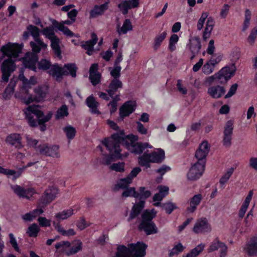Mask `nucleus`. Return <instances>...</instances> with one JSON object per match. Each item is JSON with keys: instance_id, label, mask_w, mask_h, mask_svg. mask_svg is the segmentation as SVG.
Masks as SVG:
<instances>
[{"instance_id": "nucleus-62", "label": "nucleus", "mask_w": 257, "mask_h": 257, "mask_svg": "<svg viewBox=\"0 0 257 257\" xmlns=\"http://www.w3.org/2000/svg\"><path fill=\"white\" fill-rule=\"evenodd\" d=\"M214 69V67L208 61L202 67V72L206 75L211 73Z\"/></svg>"}, {"instance_id": "nucleus-53", "label": "nucleus", "mask_w": 257, "mask_h": 257, "mask_svg": "<svg viewBox=\"0 0 257 257\" xmlns=\"http://www.w3.org/2000/svg\"><path fill=\"white\" fill-rule=\"evenodd\" d=\"M219 72L229 80L234 75L235 73V71L231 70L228 66L224 67Z\"/></svg>"}, {"instance_id": "nucleus-42", "label": "nucleus", "mask_w": 257, "mask_h": 257, "mask_svg": "<svg viewBox=\"0 0 257 257\" xmlns=\"http://www.w3.org/2000/svg\"><path fill=\"white\" fill-rule=\"evenodd\" d=\"M69 115L68 106L65 105H62L56 111L55 118L56 119H60Z\"/></svg>"}, {"instance_id": "nucleus-61", "label": "nucleus", "mask_w": 257, "mask_h": 257, "mask_svg": "<svg viewBox=\"0 0 257 257\" xmlns=\"http://www.w3.org/2000/svg\"><path fill=\"white\" fill-rule=\"evenodd\" d=\"M208 16V13L207 12H204L202 14L201 17L198 20L197 25V28L198 30H201L204 26V24L206 19Z\"/></svg>"}, {"instance_id": "nucleus-32", "label": "nucleus", "mask_w": 257, "mask_h": 257, "mask_svg": "<svg viewBox=\"0 0 257 257\" xmlns=\"http://www.w3.org/2000/svg\"><path fill=\"white\" fill-rule=\"evenodd\" d=\"M157 214V212L154 208L151 210L146 209L141 215V221H153V219L156 217Z\"/></svg>"}, {"instance_id": "nucleus-35", "label": "nucleus", "mask_w": 257, "mask_h": 257, "mask_svg": "<svg viewBox=\"0 0 257 257\" xmlns=\"http://www.w3.org/2000/svg\"><path fill=\"white\" fill-rule=\"evenodd\" d=\"M129 254H132L130 243L128 245V247L124 245H119L117 246L116 257H126Z\"/></svg>"}, {"instance_id": "nucleus-16", "label": "nucleus", "mask_w": 257, "mask_h": 257, "mask_svg": "<svg viewBox=\"0 0 257 257\" xmlns=\"http://www.w3.org/2000/svg\"><path fill=\"white\" fill-rule=\"evenodd\" d=\"M59 147L58 145L48 146V145L39 146V149L41 154L55 158H59Z\"/></svg>"}, {"instance_id": "nucleus-38", "label": "nucleus", "mask_w": 257, "mask_h": 257, "mask_svg": "<svg viewBox=\"0 0 257 257\" xmlns=\"http://www.w3.org/2000/svg\"><path fill=\"white\" fill-rule=\"evenodd\" d=\"M74 210L72 208L64 210L61 212L57 213L55 217L59 221L68 218L73 214Z\"/></svg>"}, {"instance_id": "nucleus-47", "label": "nucleus", "mask_w": 257, "mask_h": 257, "mask_svg": "<svg viewBox=\"0 0 257 257\" xmlns=\"http://www.w3.org/2000/svg\"><path fill=\"white\" fill-rule=\"evenodd\" d=\"M40 231V228L36 223H33L28 228L27 233L30 237H36Z\"/></svg>"}, {"instance_id": "nucleus-33", "label": "nucleus", "mask_w": 257, "mask_h": 257, "mask_svg": "<svg viewBox=\"0 0 257 257\" xmlns=\"http://www.w3.org/2000/svg\"><path fill=\"white\" fill-rule=\"evenodd\" d=\"M44 212L42 208H36L32 211L26 213L22 216V219L25 221H32L38 215Z\"/></svg>"}, {"instance_id": "nucleus-26", "label": "nucleus", "mask_w": 257, "mask_h": 257, "mask_svg": "<svg viewBox=\"0 0 257 257\" xmlns=\"http://www.w3.org/2000/svg\"><path fill=\"white\" fill-rule=\"evenodd\" d=\"M202 199V196L201 194H198L194 195L189 201V206L187 207L186 208V211L188 213H193L194 212L196 209L197 206L200 203Z\"/></svg>"}, {"instance_id": "nucleus-64", "label": "nucleus", "mask_w": 257, "mask_h": 257, "mask_svg": "<svg viewBox=\"0 0 257 257\" xmlns=\"http://www.w3.org/2000/svg\"><path fill=\"white\" fill-rule=\"evenodd\" d=\"M140 192L139 193L140 194V196L139 198H140L141 199H146L148 198L151 195V192L150 190H146L145 187H141L139 189Z\"/></svg>"}, {"instance_id": "nucleus-2", "label": "nucleus", "mask_w": 257, "mask_h": 257, "mask_svg": "<svg viewBox=\"0 0 257 257\" xmlns=\"http://www.w3.org/2000/svg\"><path fill=\"white\" fill-rule=\"evenodd\" d=\"M27 109L29 112L26 113V118L28 120L29 125L33 127L39 125L40 130L41 132L45 131L47 128L46 122L51 119L52 113L50 112L45 115L43 111L40 109L39 105L29 106Z\"/></svg>"}, {"instance_id": "nucleus-1", "label": "nucleus", "mask_w": 257, "mask_h": 257, "mask_svg": "<svg viewBox=\"0 0 257 257\" xmlns=\"http://www.w3.org/2000/svg\"><path fill=\"white\" fill-rule=\"evenodd\" d=\"M23 45L18 43L8 44L3 46L1 51L4 56L8 58L1 65L2 79L4 82H8L9 77L16 69V62L22 53Z\"/></svg>"}, {"instance_id": "nucleus-40", "label": "nucleus", "mask_w": 257, "mask_h": 257, "mask_svg": "<svg viewBox=\"0 0 257 257\" xmlns=\"http://www.w3.org/2000/svg\"><path fill=\"white\" fill-rule=\"evenodd\" d=\"M132 182L131 179L127 177L120 179L119 182L115 184L114 190H117L118 189H125L128 187Z\"/></svg>"}, {"instance_id": "nucleus-56", "label": "nucleus", "mask_w": 257, "mask_h": 257, "mask_svg": "<svg viewBox=\"0 0 257 257\" xmlns=\"http://www.w3.org/2000/svg\"><path fill=\"white\" fill-rule=\"evenodd\" d=\"M57 230L62 235L66 236H73L76 234V232L73 229L70 228L66 230L59 225L57 227Z\"/></svg>"}, {"instance_id": "nucleus-15", "label": "nucleus", "mask_w": 257, "mask_h": 257, "mask_svg": "<svg viewBox=\"0 0 257 257\" xmlns=\"http://www.w3.org/2000/svg\"><path fill=\"white\" fill-rule=\"evenodd\" d=\"M132 254L136 257H144L146 254L148 245L143 241H138L136 243H130Z\"/></svg>"}, {"instance_id": "nucleus-58", "label": "nucleus", "mask_w": 257, "mask_h": 257, "mask_svg": "<svg viewBox=\"0 0 257 257\" xmlns=\"http://www.w3.org/2000/svg\"><path fill=\"white\" fill-rule=\"evenodd\" d=\"M110 169L117 172H123L124 171V163L120 162L113 163L110 166Z\"/></svg>"}, {"instance_id": "nucleus-6", "label": "nucleus", "mask_w": 257, "mask_h": 257, "mask_svg": "<svg viewBox=\"0 0 257 257\" xmlns=\"http://www.w3.org/2000/svg\"><path fill=\"white\" fill-rule=\"evenodd\" d=\"M135 137H137V139L134 141L130 140L124 147L131 153L136 155H141L147 148H152V146L147 143L137 142L139 137L137 135H135Z\"/></svg>"}, {"instance_id": "nucleus-20", "label": "nucleus", "mask_w": 257, "mask_h": 257, "mask_svg": "<svg viewBox=\"0 0 257 257\" xmlns=\"http://www.w3.org/2000/svg\"><path fill=\"white\" fill-rule=\"evenodd\" d=\"M108 2H106L100 5H95L89 12L90 18H95L99 16H102L108 9Z\"/></svg>"}, {"instance_id": "nucleus-22", "label": "nucleus", "mask_w": 257, "mask_h": 257, "mask_svg": "<svg viewBox=\"0 0 257 257\" xmlns=\"http://www.w3.org/2000/svg\"><path fill=\"white\" fill-rule=\"evenodd\" d=\"M225 89L223 86L217 85L208 88V94L213 98L217 99L221 97L224 94Z\"/></svg>"}, {"instance_id": "nucleus-19", "label": "nucleus", "mask_w": 257, "mask_h": 257, "mask_svg": "<svg viewBox=\"0 0 257 257\" xmlns=\"http://www.w3.org/2000/svg\"><path fill=\"white\" fill-rule=\"evenodd\" d=\"M219 248H220V253H221L227 252L228 247L224 242L219 240L218 237H216L212 241L207 248V252L210 253L218 250Z\"/></svg>"}, {"instance_id": "nucleus-45", "label": "nucleus", "mask_w": 257, "mask_h": 257, "mask_svg": "<svg viewBox=\"0 0 257 257\" xmlns=\"http://www.w3.org/2000/svg\"><path fill=\"white\" fill-rule=\"evenodd\" d=\"M251 18V12L249 9H246L244 12V20L242 25V31H246L250 25Z\"/></svg>"}, {"instance_id": "nucleus-29", "label": "nucleus", "mask_w": 257, "mask_h": 257, "mask_svg": "<svg viewBox=\"0 0 257 257\" xmlns=\"http://www.w3.org/2000/svg\"><path fill=\"white\" fill-rule=\"evenodd\" d=\"M152 163H161L165 159V152L162 149L158 150L157 152L149 153Z\"/></svg>"}, {"instance_id": "nucleus-59", "label": "nucleus", "mask_w": 257, "mask_h": 257, "mask_svg": "<svg viewBox=\"0 0 257 257\" xmlns=\"http://www.w3.org/2000/svg\"><path fill=\"white\" fill-rule=\"evenodd\" d=\"M257 37V26L254 27L251 31L250 33L247 37V41L252 45Z\"/></svg>"}, {"instance_id": "nucleus-34", "label": "nucleus", "mask_w": 257, "mask_h": 257, "mask_svg": "<svg viewBox=\"0 0 257 257\" xmlns=\"http://www.w3.org/2000/svg\"><path fill=\"white\" fill-rule=\"evenodd\" d=\"M138 163L141 166L145 167L146 169L150 168L152 161L149 153L145 152L142 156H140L138 158Z\"/></svg>"}, {"instance_id": "nucleus-27", "label": "nucleus", "mask_w": 257, "mask_h": 257, "mask_svg": "<svg viewBox=\"0 0 257 257\" xmlns=\"http://www.w3.org/2000/svg\"><path fill=\"white\" fill-rule=\"evenodd\" d=\"M85 103L87 106L90 109L91 113L97 114L98 115L101 114L100 111L97 108L99 103L92 95H90L86 98Z\"/></svg>"}, {"instance_id": "nucleus-51", "label": "nucleus", "mask_w": 257, "mask_h": 257, "mask_svg": "<svg viewBox=\"0 0 257 257\" xmlns=\"http://www.w3.org/2000/svg\"><path fill=\"white\" fill-rule=\"evenodd\" d=\"M122 196L127 197L128 196L134 197L135 198H139L140 194L137 192L134 187L125 188V190L122 192Z\"/></svg>"}, {"instance_id": "nucleus-9", "label": "nucleus", "mask_w": 257, "mask_h": 257, "mask_svg": "<svg viewBox=\"0 0 257 257\" xmlns=\"http://www.w3.org/2000/svg\"><path fill=\"white\" fill-rule=\"evenodd\" d=\"M211 230V225L206 217H201L197 219L192 228V231L196 234L208 233Z\"/></svg>"}, {"instance_id": "nucleus-12", "label": "nucleus", "mask_w": 257, "mask_h": 257, "mask_svg": "<svg viewBox=\"0 0 257 257\" xmlns=\"http://www.w3.org/2000/svg\"><path fill=\"white\" fill-rule=\"evenodd\" d=\"M137 106L136 101L128 100L125 102L119 108V115L123 119L124 117L128 116L135 111Z\"/></svg>"}, {"instance_id": "nucleus-60", "label": "nucleus", "mask_w": 257, "mask_h": 257, "mask_svg": "<svg viewBox=\"0 0 257 257\" xmlns=\"http://www.w3.org/2000/svg\"><path fill=\"white\" fill-rule=\"evenodd\" d=\"M101 74L99 73L89 74V79L93 86L100 82Z\"/></svg>"}, {"instance_id": "nucleus-44", "label": "nucleus", "mask_w": 257, "mask_h": 257, "mask_svg": "<svg viewBox=\"0 0 257 257\" xmlns=\"http://www.w3.org/2000/svg\"><path fill=\"white\" fill-rule=\"evenodd\" d=\"M63 130L69 140H72L75 138L76 134V130L74 127L71 125H68L64 127Z\"/></svg>"}, {"instance_id": "nucleus-39", "label": "nucleus", "mask_w": 257, "mask_h": 257, "mask_svg": "<svg viewBox=\"0 0 257 257\" xmlns=\"http://www.w3.org/2000/svg\"><path fill=\"white\" fill-rule=\"evenodd\" d=\"M235 168L231 167L227 169L226 172L221 176L219 180V183L220 184L221 188H223L224 187V185L228 182Z\"/></svg>"}, {"instance_id": "nucleus-10", "label": "nucleus", "mask_w": 257, "mask_h": 257, "mask_svg": "<svg viewBox=\"0 0 257 257\" xmlns=\"http://www.w3.org/2000/svg\"><path fill=\"white\" fill-rule=\"evenodd\" d=\"M205 168V165L202 164H194L191 167L187 173V179L191 181H195L198 179L202 175Z\"/></svg>"}, {"instance_id": "nucleus-41", "label": "nucleus", "mask_w": 257, "mask_h": 257, "mask_svg": "<svg viewBox=\"0 0 257 257\" xmlns=\"http://www.w3.org/2000/svg\"><path fill=\"white\" fill-rule=\"evenodd\" d=\"M205 244L200 243L195 248L192 249L186 255L185 257H197L204 250Z\"/></svg>"}, {"instance_id": "nucleus-8", "label": "nucleus", "mask_w": 257, "mask_h": 257, "mask_svg": "<svg viewBox=\"0 0 257 257\" xmlns=\"http://www.w3.org/2000/svg\"><path fill=\"white\" fill-rule=\"evenodd\" d=\"M209 144L207 141H204L199 145L195 152V156L197 160L196 163L202 164L205 166L206 157L209 152Z\"/></svg>"}, {"instance_id": "nucleus-54", "label": "nucleus", "mask_w": 257, "mask_h": 257, "mask_svg": "<svg viewBox=\"0 0 257 257\" xmlns=\"http://www.w3.org/2000/svg\"><path fill=\"white\" fill-rule=\"evenodd\" d=\"M42 33L49 40H51V39H53V37L56 36L55 34L54 29L52 27H48L44 28L42 31Z\"/></svg>"}, {"instance_id": "nucleus-46", "label": "nucleus", "mask_w": 257, "mask_h": 257, "mask_svg": "<svg viewBox=\"0 0 257 257\" xmlns=\"http://www.w3.org/2000/svg\"><path fill=\"white\" fill-rule=\"evenodd\" d=\"M185 248L182 244L180 242L174 245L173 248L169 251V256L173 257L175 255H178L182 252Z\"/></svg>"}, {"instance_id": "nucleus-50", "label": "nucleus", "mask_w": 257, "mask_h": 257, "mask_svg": "<svg viewBox=\"0 0 257 257\" xmlns=\"http://www.w3.org/2000/svg\"><path fill=\"white\" fill-rule=\"evenodd\" d=\"M167 36L166 32L164 31L160 35H157L155 38L154 48L155 50H157L161 46L162 43L165 40Z\"/></svg>"}, {"instance_id": "nucleus-49", "label": "nucleus", "mask_w": 257, "mask_h": 257, "mask_svg": "<svg viewBox=\"0 0 257 257\" xmlns=\"http://www.w3.org/2000/svg\"><path fill=\"white\" fill-rule=\"evenodd\" d=\"M178 207L175 203L171 201H168L163 203V209H164L167 214H170L175 209H177Z\"/></svg>"}, {"instance_id": "nucleus-37", "label": "nucleus", "mask_w": 257, "mask_h": 257, "mask_svg": "<svg viewBox=\"0 0 257 257\" xmlns=\"http://www.w3.org/2000/svg\"><path fill=\"white\" fill-rule=\"evenodd\" d=\"M82 248V242L80 240H75L73 242V245L70 247L69 250L66 252V254L68 256L74 254Z\"/></svg>"}, {"instance_id": "nucleus-43", "label": "nucleus", "mask_w": 257, "mask_h": 257, "mask_svg": "<svg viewBox=\"0 0 257 257\" xmlns=\"http://www.w3.org/2000/svg\"><path fill=\"white\" fill-rule=\"evenodd\" d=\"M53 24L59 31L62 32L66 36L70 37H72L74 36V33L63 24L59 23L55 21Z\"/></svg>"}, {"instance_id": "nucleus-23", "label": "nucleus", "mask_w": 257, "mask_h": 257, "mask_svg": "<svg viewBox=\"0 0 257 257\" xmlns=\"http://www.w3.org/2000/svg\"><path fill=\"white\" fill-rule=\"evenodd\" d=\"M6 142L18 149L23 147L21 143L22 137L19 134L14 133L8 135L6 139Z\"/></svg>"}, {"instance_id": "nucleus-31", "label": "nucleus", "mask_w": 257, "mask_h": 257, "mask_svg": "<svg viewBox=\"0 0 257 257\" xmlns=\"http://www.w3.org/2000/svg\"><path fill=\"white\" fill-rule=\"evenodd\" d=\"M247 252L250 256H257V237L250 239L247 244Z\"/></svg>"}, {"instance_id": "nucleus-36", "label": "nucleus", "mask_w": 257, "mask_h": 257, "mask_svg": "<svg viewBox=\"0 0 257 257\" xmlns=\"http://www.w3.org/2000/svg\"><path fill=\"white\" fill-rule=\"evenodd\" d=\"M119 26H118L117 29V32L119 35H120L121 33L125 34L128 31L133 30V26L129 19H126L124 21L121 28H119Z\"/></svg>"}, {"instance_id": "nucleus-55", "label": "nucleus", "mask_w": 257, "mask_h": 257, "mask_svg": "<svg viewBox=\"0 0 257 257\" xmlns=\"http://www.w3.org/2000/svg\"><path fill=\"white\" fill-rule=\"evenodd\" d=\"M27 30L29 31L30 35L33 37H39L40 36V29L36 26L33 25H29L27 27Z\"/></svg>"}, {"instance_id": "nucleus-21", "label": "nucleus", "mask_w": 257, "mask_h": 257, "mask_svg": "<svg viewBox=\"0 0 257 257\" xmlns=\"http://www.w3.org/2000/svg\"><path fill=\"white\" fill-rule=\"evenodd\" d=\"M145 201L140 200L137 203L134 205L132 208L127 221L130 222L137 217L141 212L145 206Z\"/></svg>"}, {"instance_id": "nucleus-17", "label": "nucleus", "mask_w": 257, "mask_h": 257, "mask_svg": "<svg viewBox=\"0 0 257 257\" xmlns=\"http://www.w3.org/2000/svg\"><path fill=\"white\" fill-rule=\"evenodd\" d=\"M138 229L140 231H144L147 235L156 234L158 231L154 221H141Z\"/></svg>"}, {"instance_id": "nucleus-30", "label": "nucleus", "mask_w": 257, "mask_h": 257, "mask_svg": "<svg viewBox=\"0 0 257 257\" xmlns=\"http://www.w3.org/2000/svg\"><path fill=\"white\" fill-rule=\"evenodd\" d=\"M51 41V47L55 55L59 59L61 58V50L60 46V39L57 36L54 37Z\"/></svg>"}, {"instance_id": "nucleus-24", "label": "nucleus", "mask_w": 257, "mask_h": 257, "mask_svg": "<svg viewBox=\"0 0 257 257\" xmlns=\"http://www.w3.org/2000/svg\"><path fill=\"white\" fill-rule=\"evenodd\" d=\"M123 84L119 79H113L108 85L106 91L111 97H113L118 88H122Z\"/></svg>"}, {"instance_id": "nucleus-28", "label": "nucleus", "mask_w": 257, "mask_h": 257, "mask_svg": "<svg viewBox=\"0 0 257 257\" xmlns=\"http://www.w3.org/2000/svg\"><path fill=\"white\" fill-rule=\"evenodd\" d=\"M187 46L191 53L198 54L201 48L200 39L198 37H194L192 39H190Z\"/></svg>"}, {"instance_id": "nucleus-63", "label": "nucleus", "mask_w": 257, "mask_h": 257, "mask_svg": "<svg viewBox=\"0 0 257 257\" xmlns=\"http://www.w3.org/2000/svg\"><path fill=\"white\" fill-rule=\"evenodd\" d=\"M121 67L120 66H114L113 69L110 71V74L113 79H119L120 76V71Z\"/></svg>"}, {"instance_id": "nucleus-13", "label": "nucleus", "mask_w": 257, "mask_h": 257, "mask_svg": "<svg viewBox=\"0 0 257 257\" xmlns=\"http://www.w3.org/2000/svg\"><path fill=\"white\" fill-rule=\"evenodd\" d=\"M139 4L140 0H124L121 1L117 7L122 15H126L129 10L139 7Z\"/></svg>"}, {"instance_id": "nucleus-4", "label": "nucleus", "mask_w": 257, "mask_h": 257, "mask_svg": "<svg viewBox=\"0 0 257 257\" xmlns=\"http://www.w3.org/2000/svg\"><path fill=\"white\" fill-rule=\"evenodd\" d=\"M77 69L78 68L75 63L65 64L63 67L58 63H54L51 71L52 77L55 78L56 81H60L64 76L70 75L72 77H76Z\"/></svg>"}, {"instance_id": "nucleus-14", "label": "nucleus", "mask_w": 257, "mask_h": 257, "mask_svg": "<svg viewBox=\"0 0 257 257\" xmlns=\"http://www.w3.org/2000/svg\"><path fill=\"white\" fill-rule=\"evenodd\" d=\"M39 60V57L36 54H30L23 59V64L25 68L36 72L37 68L36 64Z\"/></svg>"}, {"instance_id": "nucleus-52", "label": "nucleus", "mask_w": 257, "mask_h": 257, "mask_svg": "<svg viewBox=\"0 0 257 257\" xmlns=\"http://www.w3.org/2000/svg\"><path fill=\"white\" fill-rule=\"evenodd\" d=\"M233 120L230 119L225 124L223 131V135L232 136L233 131Z\"/></svg>"}, {"instance_id": "nucleus-3", "label": "nucleus", "mask_w": 257, "mask_h": 257, "mask_svg": "<svg viewBox=\"0 0 257 257\" xmlns=\"http://www.w3.org/2000/svg\"><path fill=\"white\" fill-rule=\"evenodd\" d=\"M137 137L133 134L125 135L124 130H119L117 132L111 135L110 137L105 138L102 141L105 143H109L113 146V147L120 149V145L124 147L130 140L134 141Z\"/></svg>"}, {"instance_id": "nucleus-25", "label": "nucleus", "mask_w": 257, "mask_h": 257, "mask_svg": "<svg viewBox=\"0 0 257 257\" xmlns=\"http://www.w3.org/2000/svg\"><path fill=\"white\" fill-rule=\"evenodd\" d=\"M54 65V64H53L50 60L42 58L40 61L38 60L37 68L39 70L47 71L50 76H52L51 71Z\"/></svg>"}, {"instance_id": "nucleus-57", "label": "nucleus", "mask_w": 257, "mask_h": 257, "mask_svg": "<svg viewBox=\"0 0 257 257\" xmlns=\"http://www.w3.org/2000/svg\"><path fill=\"white\" fill-rule=\"evenodd\" d=\"M35 92L38 101L43 100L46 97V93L42 87L39 86L36 88Z\"/></svg>"}, {"instance_id": "nucleus-48", "label": "nucleus", "mask_w": 257, "mask_h": 257, "mask_svg": "<svg viewBox=\"0 0 257 257\" xmlns=\"http://www.w3.org/2000/svg\"><path fill=\"white\" fill-rule=\"evenodd\" d=\"M15 87V83H13L11 81L10 83L6 88L3 96L5 99H9L14 93Z\"/></svg>"}, {"instance_id": "nucleus-7", "label": "nucleus", "mask_w": 257, "mask_h": 257, "mask_svg": "<svg viewBox=\"0 0 257 257\" xmlns=\"http://www.w3.org/2000/svg\"><path fill=\"white\" fill-rule=\"evenodd\" d=\"M58 193V189L54 186L49 187L46 189L39 200V204L41 207H46L51 203L56 197Z\"/></svg>"}, {"instance_id": "nucleus-18", "label": "nucleus", "mask_w": 257, "mask_h": 257, "mask_svg": "<svg viewBox=\"0 0 257 257\" xmlns=\"http://www.w3.org/2000/svg\"><path fill=\"white\" fill-rule=\"evenodd\" d=\"M98 37L95 33L91 34V39L88 41H83L81 45V47L86 50V53L91 56L94 51V46L96 44L98 41Z\"/></svg>"}, {"instance_id": "nucleus-5", "label": "nucleus", "mask_w": 257, "mask_h": 257, "mask_svg": "<svg viewBox=\"0 0 257 257\" xmlns=\"http://www.w3.org/2000/svg\"><path fill=\"white\" fill-rule=\"evenodd\" d=\"M101 143L105 147L106 150L109 151L108 154L104 155V157L102 160L103 164L108 165L111 164L112 162L122 159L121 149L117 148V147L114 148L113 145L109 143L106 144L103 141H101Z\"/></svg>"}, {"instance_id": "nucleus-11", "label": "nucleus", "mask_w": 257, "mask_h": 257, "mask_svg": "<svg viewBox=\"0 0 257 257\" xmlns=\"http://www.w3.org/2000/svg\"><path fill=\"white\" fill-rule=\"evenodd\" d=\"M11 189L20 198L29 199L33 197L35 190L33 188H25L19 185H12Z\"/></svg>"}]
</instances>
